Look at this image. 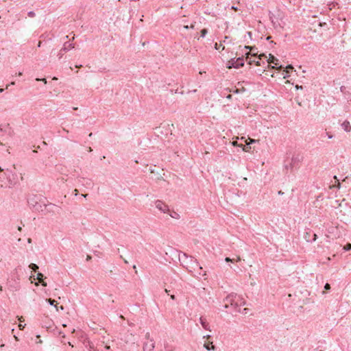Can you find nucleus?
<instances>
[{"label":"nucleus","mask_w":351,"mask_h":351,"mask_svg":"<svg viewBox=\"0 0 351 351\" xmlns=\"http://www.w3.org/2000/svg\"><path fill=\"white\" fill-rule=\"evenodd\" d=\"M311 234H312V232L311 231L308 230V231H306L304 234V239L307 241V242H313V241H315L316 239H317V234H313L312 236H313V238L311 239Z\"/></svg>","instance_id":"8"},{"label":"nucleus","mask_w":351,"mask_h":351,"mask_svg":"<svg viewBox=\"0 0 351 351\" xmlns=\"http://www.w3.org/2000/svg\"><path fill=\"white\" fill-rule=\"evenodd\" d=\"M179 260L182 265L191 273L195 271L197 269L199 271L202 269L197 259L192 256H189L186 254L180 255Z\"/></svg>","instance_id":"1"},{"label":"nucleus","mask_w":351,"mask_h":351,"mask_svg":"<svg viewBox=\"0 0 351 351\" xmlns=\"http://www.w3.org/2000/svg\"><path fill=\"white\" fill-rule=\"evenodd\" d=\"M55 308H56V311H59L60 310V311H63L64 310V307L62 306L59 307L57 305H55Z\"/></svg>","instance_id":"21"},{"label":"nucleus","mask_w":351,"mask_h":351,"mask_svg":"<svg viewBox=\"0 0 351 351\" xmlns=\"http://www.w3.org/2000/svg\"><path fill=\"white\" fill-rule=\"evenodd\" d=\"M232 145H234V146H239L237 141H233L232 142Z\"/></svg>","instance_id":"31"},{"label":"nucleus","mask_w":351,"mask_h":351,"mask_svg":"<svg viewBox=\"0 0 351 351\" xmlns=\"http://www.w3.org/2000/svg\"><path fill=\"white\" fill-rule=\"evenodd\" d=\"M106 349H109L110 346H106Z\"/></svg>","instance_id":"52"},{"label":"nucleus","mask_w":351,"mask_h":351,"mask_svg":"<svg viewBox=\"0 0 351 351\" xmlns=\"http://www.w3.org/2000/svg\"><path fill=\"white\" fill-rule=\"evenodd\" d=\"M5 176V180H0L1 187L12 188L19 182L18 175L12 171L7 170Z\"/></svg>","instance_id":"2"},{"label":"nucleus","mask_w":351,"mask_h":351,"mask_svg":"<svg viewBox=\"0 0 351 351\" xmlns=\"http://www.w3.org/2000/svg\"><path fill=\"white\" fill-rule=\"evenodd\" d=\"M14 337L16 341H19V338L16 335H14Z\"/></svg>","instance_id":"37"},{"label":"nucleus","mask_w":351,"mask_h":351,"mask_svg":"<svg viewBox=\"0 0 351 351\" xmlns=\"http://www.w3.org/2000/svg\"><path fill=\"white\" fill-rule=\"evenodd\" d=\"M25 324H23L21 323H20L19 324V328L20 330H23L25 328Z\"/></svg>","instance_id":"23"},{"label":"nucleus","mask_w":351,"mask_h":351,"mask_svg":"<svg viewBox=\"0 0 351 351\" xmlns=\"http://www.w3.org/2000/svg\"><path fill=\"white\" fill-rule=\"evenodd\" d=\"M38 343H42V341L41 340H38Z\"/></svg>","instance_id":"48"},{"label":"nucleus","mask_w":351,"mask_h":351,"mask_svg":"<svg viewBox=\"0 0 351 351\" xmlns=\"http://www.w3.org/2000/svg\"><path fill=\"white\" fill-rule=\"evenodd\" d=\"M208 337H210V335H206V336H204V338H208Z\"/></svg>","instance_id":"44"},{"label":"nucleus","mask_w":351,"mask_h":351,"mask_svg":"<svg viewBox=\"0 0 351 351\" xmlns=\"http://www.w3.org/2000/svg\"><path fill=\"white\" fill-rule=\"evenodd\" d=\"M19 320L21 322L22 321H23V317H20V318L19 319Z\"/></svg>","instance_id":"41"},{"label":"nucleus","mask_w":351,"mask_h":351,"mask_svg":"<svg viewBox=\"0 0 351 351\" xmlns=\"http://www.w3.org/2000/svg\"><path fill=\"white\" fill-rule=\"evenodd\" d=\"M257 141H258L257 140L250 138V141L247 142L246 143H247V145H250V144L256 143Z\"/></svg>","instance_id":"22"},{"label":"nucleus","mask_w":351,"mask_h":351,"mask_svg":"<svg viewBox=\"0 0 351 351\" xmlns=\"http://www.w3.org/2000/svg\"><path fill=\"white\" fill-rule=\"evenodd\" d=\"M43 274H41V273L37 274V276H36L37 280L39 281V282H40L42 284L43 286L46 287L47 285V282L43 281Z\"/></svg>","instance_id":"13"},{"label":"nucleus","mask_w":351,"mask_h":351,"mask_svg":"<svg viewBox=\"0 0 351 351\" xmlns=\"http://www.w3.org/2000/svg\"><path fill=\"white\" fill-rule=\"evenodd\" d=\"M327 259H328V261H330L331 260L330 257H328Z\"/></svg>","instance_id":"53"},{"label":"nucleus","mask_w":351,"mask_h":351,"mask_svg":"<svg viewBox=\"0 0 351 351\" xmlns=\"http://www.w3.org/2000/svg\"><path fill=\"white\" fill-rule=\"evenodd\" d=\"M74 48V45L72 43H65L62 47V48L60 50L58 53V57L59 59H61L64 53L70 51L71 49Z\"/></svg>","instance_id":"6"},{"label":"nucleus","mask_w":351,"mask_h":351,"mask_svg":"<svg viewBox=\"0 0 351 351\" xmlns=\"http://www.w3.org/2000/svg\"><path fill=\"white\" fill-rule=\"evenodd\" d=\"M225 261H226V262H232V260L231 258H228V257H226V258H225Z\"/></svg>","instance_id":"30"},{"label":"nucleus","mask_w":351,"mask_h":351,"mask_svg":"<svg viewBox=\"0 0 351 351\" xmlns=\"http://www.w3.org/2000/svg\"><path fill=\"white\" fill-rule=\"evenodd\" d=\"M28 16L30 17H34L35 16V13L33 11H30L28 12Z\"/></svg>","instance_id":"24"},{"label":"nucleus","mask_w":351,"mask_h":351,"mask_svg":"<svg viewBox=\"0 0 351 351\" xmlns=\"http://www.w3.org/2000/svg\"><path fill=\"white\" fill-rule=\"evenodd\" d=\"M252 62H255L257 66L261 65L259 60L255 61V60H250L249 63L252 64Z\"/></svg>","instance_id":"20"},{"label":"nucleus","mask_w":351,"mask_h":351,"mask_svg":"<svg viewBox=\"0 0 351 351\" xmlns=\"http://www.w3.org/2000/svg\"><path fill=\"white\" fill-rule=\"evenodd\" d=\"M341 127L347 132L351 131V125L350 124V122L348 121H343L341 124Z\"/></svg>","instance_id":"11"},{"label":"nucleus","mask_w":351,"mask_h":351,"mask_svg":"<svg viewBox=\"0 0 351 351\" xmlns=\"http://www.w3.org/2000/svg\"><path fill=\"white\" fill-rule=\"evenodd\" d=\"M14 84H15L14 82H12L10 83V85H14Z\"/></svg>","instance_id":"49"},{"label":"nucleus","mask_w":351,"mask_h":351,"mask_svg":"<svg viewBox=\"0 0 351 351\" xmlns=\"http://www.w3.org/2000/svg\"><path fill=\"white\" fill-rule=\"evenodd\" d=\"M194 27H195V24L194 23L191 24L190 26H189V25H184V28L186 29H188L189 28L194 29Z\"/></svg>","instance_id":"19"},{"label":"nucleus","mask_w":351,"mask_h":351,"mask_svg":"<svg viewBox=\"0 0 351 351\" xmlns=\"http://www.w3.org/2000/svg\"><path fill=\"white\" fill-rule=\"evenodd\" d=\"M207 34V30L206 29H203L202 31H201V36L202 38L205 37L206 35Z\"/></svg>","instance_id":"18"},{"label":"nucleus","mask_w":351,"mask_h":351,"mask_svg":"<svg viewBox=\"0 0 351 351\" xmlns=\"http://www.w3.org/2000/svg\"><path fill=\"white\" fill-rule=\"evenodd\" d=\"M3 91V88H0V93H2Z\"/></svg>","instance_id":"50"},{"label":"nucleus","mask_w":351,"mask_h":351,"mask_svg":"<svg viewBox=\"0 0 351 351\" xmlns=\"http://www.w3.org/2000/svg\"><path fill=\"white\" fill-rule=\"evenodd\" d=\"M324 289H325L326 290H328V289H330V285L328 283H326V284L325 285V286H324Z\"/></svg>","instance_id":"26"},{"label":"nucleus","mask_w":351,"mask_h":351,"mask_svg":"<svg viewBox=\"0 0 351 351\" xmlns=\"http://www.w3.org/2000/svg\"><path fill=\"white\" fill-rule=\"evenodd\" d=\"M46 302H47L50 305H56L54 304V303L56 302V301L54 300H51V299H46Z\"/></svg>","instance_id":"17"},{"label":"nucleus","mask_w":351,"mask_h":351,"mask_svg":"<svg viewBox=\"0 0 351 351\" xmlns=\"http://www.w3.org/2000/svg\"><path fill=\"white\" fill-rule=\"evenodd\" d=\"M219 48V46H217V44H215V49H217Z\"/></svg>","instance_id":"45"},{"label":"nucleus","mask_w":351,"mask_h":351,"mask_svg":"<svg viewBox=\"0 0 351 351\" xmlns=\"http://www.w3.org/2000/svg\"><path fill=\"white\" fill-rule=\"evenodd\" d=\"M175 298H175V295H171V299H172V300H175Z\"/></svg>","instance_id":"35"},{"label":"nucleus","mask_w":351,"mask_h":351,"mask_svg":"<svg viewBox=\"0 0 351 351\" xmlns=\"http://www.w3.org/2000/svg\"><path fill=\"white\" fill-rule=\"evenodd\" d=\"M0 290H1V287H0Z\"/></svg>","instance_id":"54"},{"label":"nucleus","mask_w":351,"mask_h":351,"mask_svg":"<svg viewBox=\"0 0 351 351\" xmlns=\"http://www.w3.org/2000/svg\"><path fill=\"white\" fill-rule=\"evenodd\" d=\"M247 34H248V36L251 37V36H252V33H251L250 32H247Z\"/></svg>","instance_id":"36"},{"label":"nucleus","mask_w":351,"mask_h":351,"mask_svg":"<svg viewBox=\"0 0 351 351\" xmlns=\"http://www.w3.org/2000/svg\"><path fill=\"white\" fill-rule=\"evenodd\" d=\"M199 322L204 329L210 331V325L205 318L201 317L199 318Z\"/></svg>","instance_id":"10"},{"label":"nucleus","mask_w":351,"mask_h":351,"mask_svg":"<svg viewBox=\"0 0 351 351\" xmlns=\"http://www.w3.org/2000/svg\"><path fill=\"white\" fill-rule=\"evenodd\" d=\"M328 138L329 139H331V138H332V135H331V134H328Z\"/></svg>","instance_id":"34"},{"label":"nucleus","mask_w":351,"mask_h":351,"mask_svg":"<svg viewBox=\"0 0 351 351\" xmlns=\"http://www.w3.org/2000/svg\"><path fill=\"white\" fill-rule=\"evenodd\" d=\"M211 343V346H210L209 344L208 343H204V347L208 351L210 350H215V346L212 345V342L210 343Z\"/></svg>","instance_id":"14"},{"label":"nucleus","mask_w":351,"mask_h":351,"mask_svg":"<svg viewBox=\"0 0 351 351\" xmlns=\"http://www.w3.org/2000/svg\"><path fill=\"white\" fill-rule=\"evenodd\" d=\"M35 285H36V286H38V282H36V283H35Z\"/></svg>","instance_id":"51"},{"label":"nucleus","mask_w":351,"mask_h":351,"mask_svg":"<svg viewBox=\"0 0 351 351\" xmlns=\"http://www.w3.org/2000/svg\"><path fill=\"white\" fill-rule=\"evenodd\" d=\"M238 303H240V302H243V304H242V306H244L245 304V301L244 300V299L243 298V297L241 296V300H237Z\"/></svg>","instance_id":"25"},{"label":"nucleus","mask_w":351,"mask_h":351,"mask_svg":"<svg viewBox=\"0 0 351 351\" xmlns=\"http://www.w3.org/2000/svg\"><path fill=\"white\" fill-rule=\"evenodd\" d=\"M23 75L22 72H19V73H18V75H19V76H21V75Z\"/></svg>","instance_id":"39"},{"label":"nucleus","mask_w":351,"mask_h":351,"mask_svg":"<svg viewBox=\"0 0 351 351\" xmlns=\"http://www.w3.org/2000/svg\"><path fill=\"white\" fill-rule=\"evenodd\" d=\"M155 347V344L153 340H150L148 342H146L143 345V350L144 351H152Z\"/></svg>","instance_id":"9"},{"label":"nucleus","mask_w":351,"mask_h":351,"mask_svg":"<svg viewBox=\"0 0 351 351\" xmlns=\"http://www.w3.org/2000/svg\"><path fill=\"white\" fill-rule=\"evenodd\" d=\"M337 187H338V188H340V183H339V181H338V184H337Z\"/></svg>","instance_id":"43"},{"label":"nucleus","mask_w":351,"mask_h":351,"mask_svg":"<svg viewBox=\"0 0 351 351\" xmlns=\"http://www.w3.org/2000/svg\"><path fill=\"white\" fill-rule=\"evenodd\" d=\"M232 9L235 10H237V8L236 7H234V6H232Z\"/></svg>","instance_id":"40"},{"label":"nucleus","mask_w":351,"mask_h":351,"mask_svg":"<svg viewBox=\"0 0 351 351\" xmlns=\"http://www.w3.org/2000/svg\"><path fill=\"white\" fill-rule=\"evenodd\" d=\"M295 88H296L297 89H302V87L301 86H298V85H297V86H295Z\"/></svg>","instance_id":"33"},{"label":"nucleus","mask_w":351,"mask_h":351,"mask_svg":"<svg viewBox=\"0 0 351 351\" xmlns=\"http://www.w3.org/2000/svg\"><path fill=\"white\" fill-rule=\"evenodd\" d=\"M198 274H199V276H201V275H202V274H201V272H200V271H199V272H198ZM202 276H206V272H204V273L202 274Z\"/></svg>","instance_id":"32"},{"label":"nucleus","mask_w":351,"mask_h":351,"mask_svg":"<svg viewBox=\"0 0 351 351\" xmlns=\"http://www.w3.org/2000/svg\"><path fill=\"white\" fill-rule=\"evenodd\" d=\"M40 45H41V42H39L38 46L40 47Z\"/></svg>","instance_id":"47"},{"label":"nucleus","mask_w":351,"mask_h":351,"mask_svg":"<svg viewBox=\"0 0 351 351\" xmlns=\"http://www.w3.org/2000/svg\"><path fill=\"white\" fill-rule=\"evenodd\" d=\"M289 69H293V67L291 65H288L286 67V71L288 72Z\"/></svg>","instance_id":"27"},{"label":"nucleus","mask_w":351,"mask_h":351,"mask_svg":"<svg viewBox=\"0 0 351 351\" xmlns=\"http://www.w3.org/2000/svg\"><path fill=\"white\" fill-rule=\"evenodd\" d=\"M219 48V46H217V44H215V49H217Z\"/></svg>","instance_id":"46"},{"label":"nucleus","mask_w":351,"mask_h":351,"mask_svg":"<svg viewBox=\"0 0 351 351\" xmlns=\"http://www.w3.org/2000/svg\"><path fill=\"white\" fill-rule=\"evenodd\" d=\"M29 267L35 271L38 269V265L34 263H31Z\"/></svg>","instance_id":"15"},{"label":"nucleus","mask_w":351,"mask_h":351,"mask_svg":"<svg viewBox=\"0 0 351 351\" xmlns=\"http://www.w3.org/2000/svg\"><path fill=\"white\" fill-rule=\"evenodd\" d=\"M243 150L244 152H248L250 151V150H249V148H248V147H245V146H244V147H243Z\"/></svg>","instance_id":"29"},{"label":"nucleus","mask_w":351,"mask_h":351,"mask_svg":"<svg viewBox=\"0 0 351 351\" xmlns=\"http://www.w3.org/2000/svg\"><path fill=\"white\" fill-rule=\"evenodd\" d=\"M168 215H169L171 218L175 219H179L180 218V215L176 211L171 210L169 208V213H167Z\"/></svg>","instance_id":"12"},{"label":"nucleus","mask_w":351,"mask_h":351,"mask_svg":"<svg viewBox=\"0 0 351 351\" xmlns=\"http://www.w3.org/2000/svg\"><path fill=\"white\" fill-rule=\"evenodd\" d=\"M154 204L156 208H157L160 213H164V214H167V213H169V206L167 204H165V202H163L162 201L159 200V199L156 200L154 202Z\"/></svg>","instance_id":"4"},{"label":"nucleus","mask_w":351,"mask_h":351,"mask_svg":"<svg viewBox=\"0 0 351 351\" xmlns=\"http://www.w3.org/2000/svg\"><path fill=\"white\" fill-rule=\"evenodd\" d=\"M343 250H346V251L350 250H351V244H350V243H348V244L346 245L343 247Z\"/></svg>","instance_id":"16"},{"label":"nucleus","mask_w":351,"mask_h":351,"mask_svg":"<svg viewBox=\"0 0 351 351\" xmlns=\"http://www.w3.org/2000/svg\"><path fill=\"white\" fill-rule=\"evenodd\" d=\"M263 57L267 59V61L269 63H273L275 65H278V60L271 53H269L268 56L263 53L259 56V59L261 60Z\"/></svg>","instance_id":"7"},{"label":"nucleus","mask_w":351,"mask_h":351,"mask_svg":"<svg viewBox=\"0 0 351 351\" xmlns=\"http://www.w3.org/2000/svg\"><path fill=\"white\" fill-rule=\"evenodd\" d=\"M36 80L37 81H40H40H43V82H44L45 84H47V80L45 78H43V79L36 78Z\"/></svg>","instance_id":"28"},{"label":"nucleus","mask_w":351,"mask_h":351,"mask_svg":"<svg viewBox=\"0 0 351 351\" xmlns=\"http://www.w3.org/2000/svg\"><path fill=\"white\" fill-rule=\"evenodd\" d=\"M237 300H241V295L236 294V293H230L229 294L225 299L226 302V304L225 305V308H228V304H230L232 306L235 308L238 306H241L243 302L238 303Z\"/></svg>","instance_id":"3"},{"label":"nucleus","mask_w":351,"mask_h":351,"mask_svg":"<svg viewBox=\"0 0 351 351\" xmlns=\"http://www.w3.org/2000/svg\"><path fill=\"white\" fill-rule=\"evenodd\" d=\"M244 65V60L242 58H238L237 59H232L230 60L228 64L227 67L228 69L235 68L238 69L240 66H243Z\"/></svg>","instance_id":"5"},{"label":"nucleus","mask_w":351,"mask_h":351,"mask_svg":"<svg viewBox=\"0 0 351 351\" xmlns=\"http://www.w3.org/2000/svg\"><path fill=\"white\" fill-rule=\"evenodd\" d=\"M245 49H252V48H251L250 47H249V46H245Z\"/></svg>","instance_id":"38"},{"label":"nucleus","mask_w":351,"mask_h":351,"mask_svg":"<svg viewBox=\"0 0 351 351\" xmlns=\"http://www.w3.org/2000/svg\"><path fill=\"white\" fill-rule=\"evenodd\" d=\"M289 76L287 75V74H285V75L284 76V78L286 79Z\"/></svg>","instance_id":"42"}]
</instances>
